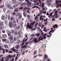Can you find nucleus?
Here are the masks:
<instances>
[{
	"label": "nucleus",
	"instance_id": "1",
	"mask_svg": "<svg viewBox=\"0 0 61 61\" xmlns=\"http://www.w3.org/2000/svg\"><path fill=\"white\" fill-rule=\"evenodd\" d=\"M42 37V36H40L38 38V40H37L36 38H35L34 39H33L32 40V41H34V42L35 43H38V42L39 41V40L41 41V40H43L44 39V38Z\"/></svg>",
	"mask_w": 61,
	"mask_h": 61
},
{
	"label": "nucleus",
	"instance_id": "2",
	"mask_svg": "<svg viewBox=\"0 0 61 61\" xmlns=\"http://www.w3.org/2000/svg\"><path fill=\"white\" fill-rule=\"evenodd\" d=\"M11 33H9L8 34V36H10V37H9V38L10 41H12V40H13V35H11Z\"/></svg>",
	"mask_w": 61,
	"mask_h": 61
},
{
	"label": "nucleus",
	"instance_id": "3",
	"mask_svg": "<svg viewBox=\"0 0 61 61\" xmlns=\"http://www.w3.org/2000/svg\"><path fill=\"white\" fill-rule=\"evenodd\" d=\"M9 26L10 28H12L13 26V23L11 21H10L9 22Z\"/></svg>",
	"mask_w": 61,
	"mask_h": 61
},
{
	"label": "nucleus",
	"instance_id": "4",
	"mask_svg": "<svg viewBox=\"0 0 61 61\" xmlns=\"http://www.w3.org/2000/svg\"><path fill=\"white\" fill-rule=\"evenodd\" d=\"M53 27L54 29H55V28H58V25H57L56 24L54 25L53 26Z\"/></svg>",
	"mask_w": 61,
	"mask_h": 61
},
{
	"label": "nucleus",
	"instance_id": "5",
	"mask_svg": "<svg viewBox=\"0 0 61 61\" xmlns=\"http://www.w3.org/2000/svg\"><path fill=\"white\" fill-rule=\"evenodd\" d=\"M13 23L14 25H15V26H16V21L15 20H13Z\"/></svg>",
	"mask_w": 61,
	"mask_h": 61
},
{
	"label": "nucleus",
	"instance_id": "6",
	"mask_svg": "<svg viewBox=\"0 0 61 61\" xmlns=\"http://www.w3.org/2000/svg\"><path fill=\"white\" fill-rule=\"evenodd\" d=\"M10 50H11L13 51V52H15V47L12 48L10 49Z\"/></svg>",
	"mask_w": 61,
	"mask_h": 61
},
{
	"label": "nucleus",
	"instance_id": "7",
	"mask_svg": "<svg viewBox=\"0 0 61 61\" xmlns=\"http://www.w3.org/2000/svg\"><path fill=\"white\" fill-rule=\"evenodd\" d=\"M44 59L45 60L48 57V56L47 55H44Z\"/></svg>",
	"mask_w": 61,
	"mask_h": 61
},
{
	"label": "nucleus",
	"instance_id": "8",
	"mask_svg": "<svg viewBox=\"0 0 61 61\" xmlns=\"http://www.w3.org/2000/svg\"><path fill=\"white\" fill-rule=\"evenodd\" d=\"M35 22H33L32 23H31L29 25L30 26H31V25H35Z\"/></svg>",
	"mask_w": 61,
	"mask_h": 61
},
{
	"label": "nucleus",
	"instance_id": "9",
	"mask_svg": "<svg viewBox=\"0 0 61 61\" xmlns=\"http://www.w3.org/2000/svg\"><path fill=\"white\" fill-rule=\"evenodd\" d=\"M2 37H3V38H6V37H7V35L5 34L3 35L2 36Z\"/></svg>",
	"mask_w": 61,
	"mask_h": 61
},
{
	"label": "nucleus",
	"instance_id": "10",
	"mask_svg": "<svg viewBox=\"0 0 61 61\" xmlns=\"http://www.w3.org/2000/svg\"><path fill=\"white\" fill-rule=\"evenodd\" d=\"M43 31L45 32L47 31V29H46V27H45L43 29Z\"/></svg>",
	"mask_w": 61,
	"mask_h": 61
},
{
	"label": "nucleus",
	"instance_id": "11",
	"mask_svg": "<svg viewBox=\"0 0 61 61\" xmlns=\"http://www.w3.org/2000/svg\"><path fill=\"white\" fill-rule=\"evenodd\" d=\"M28 7H32V5H31V3H29L28 5Z\"/></svg>",
	"mask_w": 61,
	"mask_h": 61
},
{
	"label": "nucleus",
	"instance_id": "12",
	"mask_svg": "<svg viewBox=\"0 0 61 61\" xmlns=\"http://www.w3.org/2000/svg\"><path fill=\"white\" fill-rule=\"evenodd\" d=\"M38 2H39L40 3V4H39V5L40 6H42V5H41V0H38Z\"/></svg>",
	"mask_w": 61,
	"mask_h": 61
},
{
	"label": "nucleus",
	"instance_id": "13",
	"mask_svg": "<svg viewBox=\"0 0 61 61\" xmlns=\"http://www.w3.org/2000/svg\"><path fill=\"white\" fill-rule=\"evenodd\" d=\"M40 36V33H39L37 34V33H36V34L35 35V36Z\"/></svg>",
	"mask_w": 61,
	"mask_h": 61
},
{
	"label": "nucleus",
	"instance_id": "14",
	"mask_svg": "<svg viewBox=\"0 0 61 61\" xmlns=\"http://www.w3.org/2000/svg\"><path fill=\"white\" fill-rule=\"evenodd\" d=\"M1 19L2 20H4V19H5V16L4 15L2 16L1 17Z\"/></svg>",
	"mask_w": 61,
	"mask_h": 61
},
{
	"label": "nucleus",
	"instance_id": "15",
	"mask_svg": "<svg viewBox=\"0 0 61 61\" xmlns=\"http://www.w3.org/2000/svg\"><path fill=\"white\" fill-rule=\"evenodd\" d=\"M4 46L5 48L6 49H7V48H8V46L6 45H4Z\"/></svg>",
	"mask_w": 61,
	"mask_h": 61
},
{
	"label": "nucleus",
	"instance_id": "16",
	"mask_svg": "<svg viewBox=\"0 0 61 61\" xmlns=\"http://www.w3.org/2000/svg\"><path fill=\"white\" fill-rule=\"evenodd\" d=\"M30 27V25H29V23H28V25H27V29H28V28H29Z\"/></svg>",
	"mask_w": 61,
	"mask_h": 61
},
{
	"label": "nucleus",
	"instance_id": "17",
	"mask_svg": "<svg viewBox=\"0 0 61 61\" xmlns=\"http://www.w3.org/2000/svg\"><path fill=\"white\" fill-rule=\"evenodd\" d=\"M3 25V23L2 21L0 22V26H2Z\"/></svg>",
	"mask_w": 61,
	"mask_h": 61
},
{
	"label": "nucleus",
	"instance_id": "18",
	"mask_svg": "<svg viewBox=\"0 0 61 61\" xmlns=\"http://www.w3.org/2000/svg\"><path fill=\"white\" fill-rule=\"evenodd\" d=\"M20 26H18L17 28H16V29L17 30L20 29Z\"/></svg>",
	"mask_w": 61,
	"mask_h": 61
},
{
	"label": "nucleus",
	"instance_id": "19",
	"mask_svg": "<svg viewBox=\"0 0 61 61\" xmlns=\"http://www.w3.org/2000/svg\"><path fill=\"white\" fill-rule=\"evenodd\" d=\"M42 4V7H43L44 6H45V4H44V3L43 2H42L41 3Z\"/></svg>",
	"mask_w": 61,
	"mask_h": 61
},
{
	"label": "nucleus",
	"instance_id": "20",
	"mask_svg": "<svg viewBox=\"0 0 61 61\" xmlns=\"http://www.w3.org/2000/svg\"><path fill=\"white\" fill-rule=\"evenodd\" d=\"M37 25H38V23H36L35 24V27H36L37 26Z\"/></svg>",
	"mask_w": 61,
	"mask_h": 61
},
{
	"label": "nucleus",
	"instance_id": "21",
	"mask_svg": "<svg viewBox=\"0 0 61 61\" xmlns=\"http://www.w3.org/2000/svg\"><path fill=\"white\" fill-rule=\"evenodd\" d=\"M27 47V46L26 45H24L23 46H22L21 47L22 48H25Z\"/></svg>",
	"mask_w": 61,
	"mask_h": 61
},
{
	"label": "nucleus",
	"instance_id": "22",
	"mask_svg": "<svg viewBox=\"0 0 61 61\" xmlns=\"http://www.w3.org/2000/svg\"><path fill=\"white\" fill-rule=\"evenodd\" d=\"M8 7V8H9L10 7V5L9 4H8L6 5Z\"/></svg>",
	"mask_w": 61,
	"mask_h": 61
},
{
	"label": "nucleus",
	"instance_id": "23",
	"mask_svg": "<svg viewBox=\"0 0 61 61\" xmlns=\"http://www.w3.org/2000/svg\"><path fill=\"white\" fill-rule=\"evenodd\" d=\"M23 14L24 15V16L25 17H26V14H25V12H23Z\"/></svg>",
	"mask_w": 61,
	"mask_h": 61
},
{
	"label": "nucleus",
	"instance_id": "24",
	"mask_svg": "<svg viewBox=\"0 0 61 61\" xmlns=\"http://www.w3.org/2000/svg\"><path fill=\"white\" fill-rule=\"evenodd\" d=\"M22 17V15L20 14V15L19 16V19H21Z\"/></svg>",
	"mask_w": 61,
	"mask_h": 61
},
{
	"label": "nucleus",
	"instance_id": "25",
	"mask_svg": "<svg viewBox=\"0 0 61 61\" xmlns=\"http://www.w3.org/2000/svg\"><path fill=\"white\" fill-rule=\"evenodd\" d=\"M19 46H20V45H19L16 46V48H17V49H18L19 48Z\"/></svg>",
	"mask_w": 61,
	"mask_h": 61
},
{
	"label": "nucleus",
	"instance_id": "26",
	"mask_svg": "<svg viewBox=\"0 0 61 61\" xmlns=\"http://www.w3.org/2000/svg\"><path fill=\"white\" fill-rule=\"evenodd\" d=\"M6 39H2V41L3 42H6Z\"/></svg>",
	"mask_w": 61,
	"mask_h": 61
},
{
	"label": "nucleus",
	"instance_id": "27",
	"mask_svg": "<svg viewBox=\"0 0 61 61\" xmlns=\"http://www.w3.org/2000/svg\"><path fill=\"white\" fill-rule=\"evenodd\" d=\"M18 5L17 4L15 5H14L13 6L14 7H17V6H18Z\"/></svg>",
	"mask_w": 61,
	"mask_h": 61
},
{
	"label": "nucleus",
	"instance_id": "28",
	"mask_svg": "<svg viewBox=\"0 0 61 61\" xmlns=\"http://www.w3.org/2000/svg\"><path fill=\"white\" fill-rule=\"evenodd\" d=\"M18 34L19 35V37L21 36V34L20 33V31H19L18 33Z\"/></svg>",
	"mask_w": 61,
	"mask_h": 61
},
{
	"label": "nucleus",
	"instance_id": "29",
	"mask_svg": "<svg viewBox=\"0 0 61 61\" xmlns=\"http://www.w3.org/2000/svg\"><path fill=\"white\" fill-rule=\"evenodd\" d=\"M25 1L27 2V4L30 2V1L29 0H25Z\"/></svg>",
	"mask_w": 61,
	"mask_h": 61
},
{
	"label": "nucleus",
	"instance_id": "30",
	"mask_svg": "<svg viewBox=\"0 0 61 61\" xmlns=\"http://www.w3.org/2000/svg\"><path fill=\"white\" fill-rule=\"evenodd\" d=\"M11 12V11L10 10H9L7 11V14H9Z\"/></svg>",
	"mask_w": 61,
	"mask_h": 61
},
{
	"label": "nucleus",
	"instance_id": "31",
	"mask_svg": "<svg viewBox=\"0 0 61 61\" xmlns=\"http://www.w3.org/2000/svg\"><path fill=\"white\" fill-rule=\"evenodd\" d=\"M52 30H51L50 32H49L48 34L49 35H50L51 34V35H52V34H51V32H52L53 33V32H52Z\"/></svg>",
	"mask_w": 61,
	"mask_h": 61
},
{
	"label": "nucleus",
	"instance_id": "32",
	"mask_svg": "<svg viewBox=\"0 0 61 61\" xmlns=\"http://www.w3.org/2000/svg\"><path fill=\"white\" fill-rule=\"evenodd\" d=\"M22 5H26V4L25 3H23L22 4Z\"/></svg>",
	"mask_w": 61,
	"mask_h": 61
},
{
	"label": "nucleus",
	"instance_id": "33",
	"mask_svg": "<svg viewBox=\"0 0 61 61\" xmlns=\"http://www.w3.org/2000/svg\"><path fill=\"white\" fill-rule=\"evenodd\" d=\"M52 21L53 22V21H55V19L54 18H53L52 19Z\"/></svg>",
	"mask_w": 61,
	"mask_h": 61
},
{
	"label": "nucleus",
	"instance_id": "34",
	"mask_svg": "<svg viewBox=\"0 0 61 61\" xmlns=\"http://www.w3.org/2000/svg\"><path fill=\"white\" fill-rule=\"evenodd\" d=\"M41 35H42V36H43L44 35V32L43 31H42L41 32Z\"/></svg>",
	"mask_w": 61,
	"mask_h": 61
},
{
	"label": "nucleus",
	"instance_id": "35",
	"mask_svg": "<svg viewBox=\"0 0 61 61\" xmlns=\"http://www.w3.org/2000/svg\"><path fill=\"white\" fill-rule=\"evenodd\" d=\"M41 26H42V24H41L40 23L39 24V26L41 27Z\"/></svg>",
	"mask_w": 61,
	"mask_h": 61
},
{
	"label": "nucleus",
	"instance_id": "36",
	"mask_svg": "<svg viewBox=\"0 0 61 61\" xmlns=\"http://www.w3.org/2000/svg\"><path fill=\"white\" fill-rule=\"evenodd\" d=\"M14 34L15 35H17L18 34V33H17V32H15Z\"/></svg>",
	"mask_w": 61,
	"mask_h": 61
},
{
	"label": "nucleus",
	"instance_id": "37",
	"mask_svg": "<svg viewBox=\"0 0 61 61\" xmlns=\"http://www.w3.org/2000/svg\"><path fill=\"white\" fill-rule=\"evenodd\" d=\"M30 16L29 15H27V18H28V19H29V18H30Z\"/></svg>",
	"mask_w": 61,
	"mask_h": 61
},
{
	"label": "nucleus",
	"instance_id": "38",
	"mask_svg": "<svg viewBox=\"0 0 61 61\" xmlns=\"http://www.w3.org/2000/svg\"><path fill=\"white\" fill-rule=\"evenodd\" d=\"M51 30H52V33H53V32H54V31H55V30H53V28H51Z\"/></svg>",
	"mask_w": 61,
	"mask_h": 61
},
{
	"label": "nucleus",
	"instance_id": "39",
	"mask_svg": "<svg viewBox=\"0 0 61 61\" xmlns=\"http://www.w3.org/2000/svg\"><path fill=\"white\" fill-rule=\"evenodd\" d=\"M38 19H37V16H36V17L35 18V20H37Z\"/></svg>",
	"mask_w": 61,
	"mask_h": 61
},
{
	"label": "nucleus",
	"instance_id": "40",
	"mask_svg": "<svg viewBox=\"0 0 61 61\" xmlns=\"http://www.w3.org/2000/svg\"><path fill=\"white\" fill-rule=\"evenodd\" d=\"M0 61H5V60H4V58H2Z\"/></svg>",
	"mask_w": 61,
	"mask_h": 61
},
{
	"label": "nucleus",
	"instance_id": "41",
	"mask_svg": "<svg viewBox=\"0 0 61 61\" xmlns=\"http://www.w3.org/2000/svg\"><path fill=\"white\" fill-rule=\"evenodd\" d=\"M13 52V51H9V54H10V53H12Z\"/></svg>",
	"mask_w": 61,
	"mask_h": 61
},
{
	"label": "nucleus",
	"instance_id": "42",
	"mask_svg": "<svg viewBox=\"0 0 61 61\" xmlns=\"http://www.w3.org/2000/svg\"><path fill=\"white\" fill-rule=\"evenodd\" d=\"M44 26H45V25L43 24L42 25L41 27V29H43V27H44Z\"/></svg>",
	"mask_w": 61,
	"mask_h": 61
},
{
	"label": "nucleus",
	"instance_id": "43",
	"mask_svg": "<svg viewBox=\"0 0 61 61\" xmlns=\"http://www.w3.org/2000/svg\"><path fill=\"white\" fill-rule=\"evenodd\" d=\"M14 43V41H11L10 42V43L11 44H12Z\"/></svg>",
	"mask_w": 61,
	"mask_h": 61
},
{
	"label": "nucleus",
	"instance_id": "44",
	"mask_svg": "<svg viewBox=\"0 0 61 61\" xmlns=\"http://www.w3.org/2000/svg\"><path fill=\"white\" fill-rule=\"evenodd\" d=\"M4 50V51H5V50L6 53H7V52H8V50L7 49Z\"/></svg>",
	"mask_w": 61,
	"mask_h": 61
},
{
	"label": "nucleus",
	"instance_id": "45",
	"mask_svg": "<svg viewBox=\"0 0 61 61\" xmlns=\"http://www.w3.org/2000/svg\"><path fill=\"white\" fill-rule=\"evenodd\" d=\"M32 27H33V25H30V28H29L30 29H31Z\"/></svg>",
	"mask_w": 61,
	"mask_h": 61
},
{
	"label": "nucleus",
	"instance_id": "46",
	"mask_svg": "<svg viewBox=\"0 0 61 61\" xmlns=\"http://www.w3.org/2000/svg\"><path fill=\"white\" fill-rule=\"evenodd\" d=\"M47 20H48V19H47V18H46V19H45L44 20V22H45L46 21H47Z\"/></svg>",
	"mask_w": 61,
	"mask_h": 61
},
{
	"label": "nucleus",
	"instance_id": "47",
	"mask_svg": "<svg viewBox=\"0 0 61 61\" xmlns=\"http://www.w3.org/2000/svg\"><path fill=\"white\" fill-rule=\"evenodd\" d=\"M2 32L3 33H5V30H3L2 31Z\"/></svg>",
	"mask_w": 61,
	"mask_h": 61
},
{
	"label": "nucleus",
	"instance_id": "48",
	"mask_svg": "<svg viewBox=\"0 0 61 61\" xmlns=\"http://www.w3.org/2000/svg\"><path fill=\"white\" fill-rule=\"evenodd\" d=\"M15 32V31L14 30H12L11 31V33L12 34H14Z\"/></svg>",
	"mask_w": 61,
	"mask_h": 61
},
{
	"label": "nucleus",
	"instance_id": "49",
	"mask_svg": "<svg viewBox=\"0 0 61 61\" xmlns=\"http://www.w3.org/2000/svg\"><path fill=\"white\" fill-rule=\"evenodd\" d=\"M58 12V10H56V11H55V14L56 15V14H57V12Z\"/></svg>",
	"mask_w": 61,
	"mask_h": 61
},
{
	"label": "nucleus",
	"instance_id": "50",
	"mask_svg": "<svg viewBox=\"0 0 61 61\" xmlns=\"http://www.w3.org/2000/svg\"><path fill=\"white\" fill-rule=\"evenodd\" d=\"M58 0H56V4H58Z\"/></svg>",
	"mask_w": 61,
	"mask_h": 61
},
{
	"label": "nucleus",
	"instance_id": "51",
	"mask_svg": "<svg viewBox=\"0 0 61 61\" xmlns=\"http://www.w3.org/2000/svg\"><path fill=\"white\" fill-rule=\"evenodd\" d=\"M10 20H11V21H13V17H11L10 18Z\"/></svg>",
	"mask_w": 61,
	"mask_h": 61
},
{
	"label": "nucleus",
	"instance_id": "52",
	"mask_svg": "<svg viewBox=\"0 0 61 61\" xmlns=\"http://www.w3.org/2000/svg\"><path fill=\"white\" fill-rule=\"evenodd\" d=\"M44 18H42L41 19V20L42 21H43V20H44Z\"/></svg>",
	"mask_w": 61,
	"mask_h": 61
},
{
	"label": "nucleus",
	"instance_id": "53",
	"mask_svg": "<svg viewBox=\"0 0 61 61\" xmlns=\"http://www.w3.org/2000/svg\"><path fill=\"white\" fill-rule=\"evenodd\" d=\"M25 51H24L22 52V54L23 55H24V54H25Z\"/></svg>",
	"mask_w": 61,
	"mask_h": 61
},
{
	"label": "nucleus",
	"instance_id": "54",
	"mask_svg": "<svg viewBox=\"0 0 61 61\" xmlns=\"http://www.w3.org/2000/svg\"><path fill=\"white\" fill-rule=\"evenodd\" d=\"M36 54V51H35L34 52L33 56H35V55Z\"/></svg>",
	"mask_w": 61,
	"mask_h": 61
},
{
	"label": "nucleus",
	"instance_id": "55",
	"mask_svg": "<svg viewBox=\"0 0 61 61\" xmlns=\"http://www.w3.org/2000/svg\"><path fill=\"white\" fill-rule=\"evenodd\" d=\"M56 6L57 8H58V7H59V4H57Z\"/></svg>",
	"mask_w": 61,
	"mask_h": 61
},
{
	"label": "nucleus",
	"instance_id": "56",
	"mask_svg": "<svg viewBox=\"0 0 61 61\" xmlns=\"http://www.w3.org/2000/svg\"><path fill=\"white\" fill-rule=\"evenodd\" d=\"M8 19H9L10 18V16L9 15H8Z\"/></svg>",
	"mask_w": 61,
	"mask_h": 61
},
{
	"label": "nucleus",
	"instance_id": "57",
	"mask_svg": "<svg viewBox=\"0 0 61 61\" xmlns=\"http://www.w3.org/2000/svg\"><path fill=\"white\" fill-rule=\"evenodd\" d=\"M10 10H12V9H13V7H10Z\"/></svg>",
	"mask_w": 61,
	"mask_h": 61
},
{
	"label": "nucleus",
	"instance_id": "58",
	"mask_svg": "<svg viewBox=\"0 0 61 61\" xmlns=\"http://www.w3.org/2000/svg\"><path fill=\"white\" fill-rule=\"evenodd\" d=\"M16 38H15V37H14V41H16Z\"/></svg>",
	"mask_w": 61,
	"mask_h": 61
},
{
	"label": "nucleus",
	"instance_id": "59",
	"mask_svg": "<svg viewBox=\"0 0 61 61\" xmlns=\"http://www.w3.org/2000/svg\"><path fill=\"white\" fill-rule=\"evenodd\" d=\"M6 11V9H5V8H4L3 9V11L4 12H5Z\"/></svg>",
	"mask_w": 61,
	"mask_h": 61
},
{
	"label": "nucleus",
	"instance_id": "60",
	"mask_svg": "<svg viewBox=\"0 0 61 61\" xmlns=\"http://www.w3.org/2000/svg\"><path fill=\"white\" fill-rule=\"evenodd\" d=\"M52 14H53V13H51L50 14V16H52Z\"/></svg>",
	"mask_w": 61,
	"mask_h": 61
},
{
	"label": "nucleus",
	"instance_id": "61",
	"mask_svg": "<svg viewBox=\"0 0 61 61\" xmlns=\"http://www.w3.org/2000/svg\"><path fill=\"white\" fill-rule=\"evenodd\" d=\"M46 3L47 4H48L49 3V0H47Z\"/></svg>",
	"mask_w": 61,
	"mask_h": 61
},
{
	"label": "nucleus",
	"instance_id": "62",
	"mask_svg": "<svg viewBox=\"0 0 61 61\" xmlns=\"http://www.w3.org/2000/svg\"><path fill=\"white\" fill-rule=\"evenodd\" d=\"M40 13L41 14H42V10H41L40 11Z\"/></svg>",
	"mask_w": 61,
	"mask_h": 61
},
{
	"label": "nucleus",
	"instance_id": "63",
	"mask_svg": "<svg viewBox=\"0 0 61 61\" xmlns=\"http://www.w3.org/2000/svg\"><path fill=\"white\" fill-rule=\"evenodd\" d=\"M47 61H51V60H50V59H47Z\"/></svg>",
	"mask_w": 61,
	"mask_h": 61
},
{
	"label": "nucleus",
	"instance_id": "64",
	"mask_svg": "<svg viewBox=\"0 0 61 61\" xmlns=\"http://www.w3.org/2000/svg\"><path fill=\"white\" fill-rule=\"evenodd\" d=\"M59 14L61 15V11H59Z\"/></svg>",
	"mask_w": 61,
	"mask_h": 61
}]
</instances>
